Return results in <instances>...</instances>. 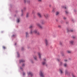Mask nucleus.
<instances>
[{
    "mask_svg": "<svg viewBox=\"0 0 77 77\" xmlns=\"http://www.w3.org/2000/svg\"><path fill=\"white\" fill-rule=\"evenodd\" d=\"M33 33L36 34V35H39L40 34L39 32L37 30H35L33 32H32V30H31L30 33Z\"/></svg>",
    "mask_w": 77,
    "mask_h": 77,
    "instance_id": "obj_1",
    "label": "nucleus"
},
{
    "mask_svg": "<svg viewBox=\"0 0 77 77\" xmlns=\"http://www.w3.org/2000/svg\"><path fill=\"white\" fill-rule=\"evenodd\" d=\"M36 25L37 26H38V27H39V28L40 29H42L43 28L42 26H41L40 24H39V23H37L36 24Z\"/></svg>",
    "mask_w": 77,
    "mask_h": 77,
    "instance_id": "obj_2",
    "label": "nucleus"
},
{
    "mask_svg": "<svg viewBox=\"0 0 77 77\" xmlns=\"http://www.w3.org/2000/svg\"><path fill=\"white\" fill-rule=\"evenodd\" d=\"M40 75L41 77H44V73L42 71H40Z\"/></svg>",
    "mask_w": 77,
    "mask_h": 77,
    "instance_id": "obj_3",
    "label": "nucleus"
},
{
    "mask_svg": "<svg viewBox=\"0 0 77 77\" xmlns=\"http://www.w3.org/2000/svg\"><path fill=\"white\" fill-rule=\"evenodd\" d=\"M37 15L38 17L39 18H41L42 17V16H41V14L40 13H38L37 14Z\"/></svg>",
    "mask_w": 77,
    "mask_h": 77,
    "instance_id": "obj_4",
    "label": "nucleus"
},
{
    "mask_svg": "<svg viewBox=\"0 0 77 77\" xmlns=\"http://www.w3.org/2000/svg\"><path fill=\"white\" fill-rule=\"evenodd\" d=\"M24 2L25 3H30V0H24Z\"/></svg>",
    "mask_w": 77,
    "mask_h": 77,
    "instance_id": "obj_5",
    "label": "nucleus"
},
{
    "mask_svg": "<svg viewBox=\"0 0 77 77\" xmlns=\"http://www.w3.org/2000/svg\"><path fill=\"white\" fill-rule=\"evenodd\" d=\"M45 59H44V62H42V65H45V64H46V62H45Z\"/></svg>",
    "mask_w": 77,
    "mask_h": 77,
    "instance_id": "obj_6",
    "label": "nucleus"
},
{
    "mask_svg": "<svg viewBox=\"0 0 77 77\" xmlns=\"http://www.w3.org/2000/svg\"><path fill=\"white\" fill-rule=\"evenodd\" d=\"M65 73L66 75H69V73L67 70L66 71Z\"/></svg>",
    "mask_w": 77,
    "mask_h": 77,
    "instance_id": "obj_7",
    "label": "nucleus"
},
{
    "mask_svg": "<svg viewBox=\"0 0 77 77\" xmlns=\"http://www.w3.org/2000/svg\"><path fill=\"white\" fill-rule=\"evenodd\" d=\"M28 74L29 75H30V76H32V73L31 72H29L28 73Z\"/></svg>",
    "mask_w": 77,
    "mask_h": 77,
    "instance_id": "obj_8",
    "label": "nucleus"
},
{
    "mask_svg": "<svg viewBox=\"0 0 77 77\" xmlns=\"http://www.w3.org/2000/svg\"><path fill=\"white\" fill-rule=\"evenodd\" d=\"M45 42L46 46H47L48 45V42L47 41V39L45 40Z\"/></svg>",
    "mask_w": 77,
    "mask_h": 77,
    "instance_id": "obj_9",
    "label": "nucleus"
},
{
    "mask_svg": "<svg viewBox=\"0 0 77 77\" xmlns=\"http://www.w3.org/2000/svg\"><path fill=\"white\" fill-rule=\"evenodd\" d=\"M42 54L40 52H38V55L39 57V58L40 59H41V55Z\"/></svg>",
    "mask_w": 77,
    "mask_h": 77,
    "instance_id": "obj_10",
    "label": "nucleus"
},
{
    "mask_svg": "<svg viewBox=\"0 0 77 77\" xmlns=\"http://www.w3.org/2000/svg\"><path fill=\"white\" fill-rule=\"evenodd\" d=\"M67 31L68 32H73V30L72 29L70 30L69 29H67Z\"/></svg>",
    "mask_w": 77,
    "mask_h": 77,
    "instance_id": "obj_11",
    "label": "nucleus"
},
{
    "mask_svg": "<svg viewBox=\"0 0 77 77\" xmlns=\"http://www.w3.org/2000/svg\"><path fill=\"white\" fill-rule=\"evenodd\" d=\"M44 16L45 17V18H47L48 17V14H46L44 15Z\"/></svg>",
    "mask_w": 77,
    "mask_h": 77,
    "instance_id": "obj_12",
    "label": "nucleus"
},
{
    "mask_svg": "<svg viewBox=\"0 0 77 77\" xmlns=\"http://www.w3.org/2000/svg\"><path fill=\"white\" fill-rule=\"evenodd\" d=\"M60 71L61 74H63V70L62 69H60Z\"/></svg>",
    "mask_w": 77,
    "mask_h": 77,
    "instance_id": "obj_13",
    "label": "nucleus"
},
{
    "mask_svg": "<svg viewBox=\"0 0 77 77\" xmlns=\"http://www.w3.org/2000/svg\"><path fill=\"white\" fill-rule=\"evenodd\" d=\"M74 43V42L73 41H71L69 42V43L70 44H72Z\"/></svg>",
    "mask_w": 77,
    "mask_h": 77,
    "instance_id": "obj_14",
    "label": "nucleus"
},
{
    "mask_svg": "<svg viewBox=\"0 0 77 77\" xmlns=\"http://www.w3.org/2000/svg\"><path fill=\"white\" fill-rule=\"evenodd\" d=\"M24 62V60H20V63H21V62Z\"/></svg>",
    "mask_w": 77,
    "mask_h": 77,
    "instance_id": "obj_15",
    "label": "nucleus"
},
{
    "mask_svg": "<svg viewBox=\"0 0 77 77\" xmlns=\"http://www.w3.org/2000/svg\"><path fill=\"white\" fill-rule=\"evenodd\" d=\"M29 17V14L28 13H27L26 14V17L27 18V17Z\"/></svg>",
    "mask_w": 77,
    "mask_h": 77,
    "instance_id": "obj_16",
    "label": "nucleus"
},
{
    "mask_svg": "<svg viewBox=\"0 0 77 77\" xmlns=\"http://www.w3.org/2000/svg\"><path fill=\"white\" fill-rule=\"evenodd\" d=\"M26 37L29 36V34H28V32H26Z\"/></svg>",
    "mask_w": 77,
    "mask_h": 77,
    "instance_id": "obj_17",
    "label": "nucleus"
},
{
    "mask_svg": "<svg viewBox=\"0 0 77 77\" xmlns=\"http://www.w3.org/2000/svg\"><path fill=\"white\" fill-rule=\"evenodd\" d=\"M33 27V25H31L29 27V28L30 29H31Z\"/></svg>",
    "mask_w": 77,
    "mask_h": 77,
    "instance_id": "obj_18",
    "label": "nucleus"
},
{
    "mask_svg": "<svg viewBox=\"0 0 77 77\" xmlns=\"http://www.w3.org/2000/svg\"><path fill=\"white\" fill-rule=\"evenodd\" d=\"M37 1L38 2H42V0H37Z\"/></svg>",
    "mask_w": 77,
    "mask_h": 77,
    "instance_id": "obj_19",
    "label": "nucleus"
},
{
    "mask_svg": "<svg viewBox=\"0 0 77 77\" xmlns=\"http://www.w3.org/2000/svg\"><path fill=\"white\" fill-rule=\"evenodd\" d=\"M17 21V23H19V22H20V19H18Z\"/></svg>",
    "mask_w": 77,
    "mask_h": 77,
    "instance_id": "obj_20",
    "label": "nucleus"
},
{
    "mask_svg": "<svg viewBox=\"0 0 77 77\" xmlns=\"http://www.w3.org/2000/svg\"><path fill=\"white\" fill-rule=\"evenodd\" d=\"M64 66H65V67H66V66H67V64H66L65 63L64 64Z\"/></svg>",
    "mask_w": 77,
    "mask_h": 77,
    "instance_id": "obj_21",
    "label": "nucleus"
},
{
    "mask_svg": "<svg viewBox=\"0 0 77 77\" xmlns=\"http://www.w3.org/2000/svg\"><path fill=\"white\" fill-rule=\"evenodd\" d=\"M67 52L68 53H71V52L70 51H68Z\"/></svg>",
    "mask_w": 77,
    "mask_h": 77,
    "instance_id": "obj_22",
    "label": "nucleus"
},
{
    "mask_svg": "<svg viewBox=\"0 0 77 77\" xmlns=\"http://www.w3.org/2000/svg\"><path fill=\"white\" fill-rule=\"evenodd\" d=\"M35 11H33L32 13V14H35Z\"/></svg>",
    "mask_w": 77,
    "mask_h": 77,
    "instance_id": "obj_23",
    "label": "nucleus"
},
{
    "mask_svg": "<svg viewBox=\"0 0 77 77\" xmlns=\"http://www.w3.org/2000/svg\"><path fill=\"white\" fill-rule=\"evenodd\" d=\"M59 12H57L56 13V14L57 15H59Z\"/></svg>",
    "mask_w": 77,
    "mask_h": 77,
    "instance_id": "obj_24",
    "label": "nucleus"
},
{
    "mask_svg": "<svg viewBox=\"0 0 77 77\" xmlns=\"http://www.w3.org/2000/svg\"><path fill=\"white\" fill-rule=\"evenodd\" d=\"M34 59H35V60H36V59L37 58V57H36V56H35L34 57Z\"/></svg>",
    "mask_w": 77,
    "mask_h": 77,
    "instance_id": "obj_25",
    "label": "nucleus"
},
{
    "mask_svg": "<svg viewBox=\"0 0 77 77\" xmlns=\"http://www.w3.org/2000/svg\"><path fill=\"white\" fill-rule=\"evenodd\" d=\"M2 48H3V49H5L6 47H5V46H3Z\"/></svg>",
    "mask_w": 77,
    "mask_h": 77,
    "instance_id": "obj_26",
    "label": "nucleus"
},
{
    "mask_svg": "<svg viewBox=\"0 0 77 77\" xmlns=\"http://www.w3.org/2000/svg\"><path fill=\"white\" fill-rule=\"evenodd\" d=\"M62 65V62H60V65Z\"/></svg>",
    "mask_w": 77,
    "mask_h": 77,
    "instance_id": "obj_27",
    "label": "nucleus"
},
{
    "mask_svg": "<svg viewBox=\"0 0 77 77\" xmlns=\"http://www.w3.org/2000/svg\"><path fill=\"white\" fill-rule=\"evenodd\" d=\"M58 27L59 28H60L61 27V26H60V25H59L58 26Z\"/></svg>",
    "mask_w": 77,
    "mask_h": 77,
    "instance_id": "obj_28",
    "label": "nucleus"
},
{
    "mask_svg": "<svg viewBox=\"0 0 77 77\" xmlns=\"http://www.w3.org/2000/svg\"><path fill=\"white\" fill-rule=\"evenodd\" d=\"M25 66V64H23L22 65V66Z\"/></svg>",
    "mask_w": 77,
    "mask_h": 77,
    "instance_id": "obj_29",
    "label": "nucleus"
},
{
    "mask_svg": "<svg viewBox=\"0 0 77 77\" xmlns=\"http://www.w3.org/2000/svg\"><path fill=\"white\" fill-rule=\"evenodd\" d=\"M65 12H66V14H68V11H65Z\"/></svg>",
    "mask_w": 77,
    "mask_h": 77,
    "instance_id": "obj_30",
    "label": "nucleus"
},
{
    "mask_svg": "<svg viewBox=\"0 0 77 77\" xmlns=\"http://www.w3.org/2000/svg\"><path fill=\"white\" fill-rule=\"evenodd\" d=\"M63 18L64 20H65V19H66V18H65V17H64Z\"/></svg>",
    "mask_w": 77,
    "mask_h": 77,
    "instance_id": "obj_31",
    "label": "nucleus"
},
{
    "mask_svg": "<svg viewBox=\"0 0 77 77\" xmlns=\"http://www.w3.org/2000/svg\"><path fill=\"white\" fill-rule=\"evenodd\" d=\"M60 45H62V43H61V42H60Z\"/></svg>",
    "mask_w": 77,
    "mask_h": 77,
    "instance_id": "obj_32",
    "label": "nucleus"
},
{
    "mask_svg": "<svg viewBox=\"0 0 77 77\" xmlns=\"http://www.w3.org/2000/svg\"><path fill=\"white\" fill-rule=\"evenodd\" d=\"M64 61H65V62H66V61H67V60H64Z\"/></svg>",
    "mask_w": 77,
    "mask_h": 77,
    "instance_id": "obj_33",
    "label": "nucleus"
},
{
    "mask_svg": "<svg viewBox=\"0 0 77 77\" xmlns=\"http://www.w3.org/2000/svg\"><path fill=\"white\" fill-rule=\"evenodd\" d=\"M25 74V73H23V75H24Z\"/></svg>",
    "mask_w": 77,
    "mask_h": 77,
    "instance_id": "obj_34",
    "label": "nucleus"
},
{
    "mask_svg": "<svg viewBox=\"0 0 77 77\" xmlns=\"http://www.w3.org/2000/svg\"><path fill=\"white\" fill-rule=\"evenodd\" d=\"M64 8L65 9H66V7H64Z\"/></svg>",
    "mask_w": 77,
    "mask_h": 77,
    "instance_id": "obj_35",
    "label": "nucleus"
},
{
    "mask_svg": "<svg viewBox=\"0 0 77 77\" xmlns=\"http://www.w3.org/2000/svg\"><path fill=\"white\" fill-rule=\"evenodd\" d=\"M21 11L22 12H23V11L22 10Z\"/></svg>",
    "mask_w": 77,
    "mask_h": 77,
    "instance_id": "obj_36",
    "label": "nucleus"
},
{
    "mask_svg": "<svg viewBox=\"0 0 77 77\" xmlns=\"http://www.w3.org/2000/svg\"><path fill=\"white\" fill-rule=\"evenodd\" d=\"M57 60H58V61H59V59H57Z\"/></svg>",
    "mask_w": 77,
    "mask_h": 77,
    "instance_id": "obj_37",
    "label": "nucleus"
},
{
    "mask_svg": "<svg viewBox=\"0 0 77 77\" xmlns=\"http://www.w3.org/2000/svg\"><path fill=\"white\" fill-rule=\"evenodd\" d=\"M51 5H49V6L50 7H51Z\"/></svg>",
    "mask_w": 77,
    "mask_h": 77,
    "instance_id": "obj_38",
    "label": "nucleus"
},
{
    "mask_svg": "<svg viewBox=\"0 0 77 77\" xmlns=\"http://www.w3.org/2000/svg\"><path fill=\"white\" fill-rule=\"evenodd\" d=\"M22 50H23V48H22Z\"/></svg>",
    "mask_w": 77,
    "mask_h": 77,
    "instance_id": "obj_39",
    "label": "nucleus"
},
{
    "mask_svg": "<svg viewBox=\"0 0 77 77\" xmlns=\"http://www.w3.org/2000/svg\"><path fill=\"white\" fill-rule=\"evenodd\" d=\"M25 9H26V8H24V10H25Z\"/></svg>",
    "mask_w": 77,
    "mask_h": 77,
    "instance_id": "obj_40",
    "label": "nucleus"
},
{
    "mask_svg": "<svg viewBox=\"0 0 77 77\" xmlns=\"http://www.w3.org/2000/svg\"><path fill=\"white\" fill-rule=\"evenodd\" d=\"M21 15V16H23V14H22Z\"/></svg>",
    "mask_w": 77,
    "mask_h": 77,
    "instance_id": "obj_41",
    "label": "nucleus"
},
{
    "mask_svg": "<svg viewBox=\"0 0 77 77\" xmlns=\"http://www.w3.org/2000/svg\"><path fill=\"white\" fill-rule=\"evenodd\" d=\"M52 11H53V12L54 11L53 10Z\"/></svg>",
    "mask_w": 77,
    "mask_h": 77,
    "instance_id": "obj_42",
    "label": "nucleus"
},
{
    "mask_svg": "<svg viewBox=\"0 0 77 77\" xmlns=\"http://www.w3.org/2000/svg\"><path fill=\"white\" fill-rule=\"evenodd\" d=\"M73 38H74V37H73Z\"/></svg>",
    "mask_w": 77,
    "mask_h": 77,
    "instance_id": "obj_43",
    "label": "nucleus"
},
{
    "mask_svg": "<svg viewBox=\"0 0 77 77\" xmlns=\"http://www.w3.org/2000/svg\"><path fill=\"white\" fill-rule=\"evenodd\" d=\"M20 69H22L21 68H20Z\"/></svg>",
    "mask_w": 77,
    "mask_h": 77,
    "instance_id": "obj_44",
    "label": "nucleus"
},
{
    "mask_svg": "<svg viewBox=\"0 0 77 77\" xmlns=\"http://www.w3.org/2000/svg\"><path fill=\"white\" fill-rule=\"evenodd\" d=\"M13 36H14V35H13Z\"/></svg>",
    "mask_w": 77,
    "mask_h": 77,
    "instance_id": "obj_45",
    "label": "nucleus"
}]
</instances>
